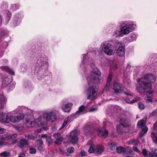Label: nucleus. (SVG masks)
Segmentation results:
<instances>
[{
  "label": "nucleus",
  "instance_id": "59",
  "mask_svg": "<svg viewBox=\"0 0 157 157\" xmlns=\"http://www.w3.org/2000/svg\"><path fill=\"white\" fill-rule=\"evenodd\" d=\"M52 130L53 131H55V130H56V128L55 126V127H54L52 128Z\"/></svg>",
  "mask_w": 157,
  "mask_h": 157
},
{
  "label": "nucleus",
  "instance_id": "46",
  "mask_svg": "<svg viewBox=\"0 0 157 157\" xmlns=\"http://www.w3.org/2000/svg\"><path fill=\"white\" fill-rule=\"evenodd\" d=\"M111 68L114 70H116L117 68V64H113L111 66Z\"/></svg>",
  "mask_w": 157,
  "mask_h": 157
},
{
  "label": "nucleus",
  "instance_id": "35",
  "mask_svg": "<svg viewBox=\"0 0 157 157\" xmlns=\"http://www.w3.org/2000/svg\"><path fill=\"white\" fill-rule=\"evenodd\" d=\"M137 37V35L136 34L134 33H132L130 34V38H132V40H136Z\"/></svg>",
  "mask_w": 157,
  "mask_h": 157
},
{
  "label": "nucleus",
  "instance_id": "20",
  "mask_svg": "<svg viewBox=\"0 0 157 157\" xmlns=\"http://www.w3.org/2000/svg\"><path fill=\"white\" fill-rule=\"evenodd\" d=\"M8 116H6L3 113L0 114V121L2 122L6 123H7Z\"/></svg>",
  "mask_w": 157,
  "mask_h": 157
},
{
  "label": "nucleus",
  "instance_id": "14",
  "mask_svg": "<svg viewBox=\"0 0 157 157\" xmlns=\"http://www.w3.org/2000/svg\"><path fill=\"white\" fill-rule=\"evenodd\" d=\"M124 94H126L127 96H129V97L127 98L126 100H125L126 102L130 104H132L135 102H136L140 100V99L138 97H136L134 99H133L132 101H130V98H132V95L130 94L129 93H127L126 92H124Z\"/></svg>",
  "mask_w": 157,
  "mask_h": 157
},
{
  "label": "nucleus",
  "instance_id": "54",
  "mask_svg": "<svg viewBox=\"0 0 157 157\" xmlns=\"http://www.w3.org/2000/svg\"><path fill=\"white\" fill-rule=\"evenodd\" d=\"M47 140L49 143H51L52 141V138L50 136L47 137Z\"/></svg>",
  "mask_w": 157,
  "mask_h": 157
},
{
  "label": "nucleus",
  "instance_id": "34",
  "mask_svg": "<svg viewBox=\"0 0 157 157\" xmlns=\"http://www.w3.org/2000/svg\"><path fill=\"white\" fill-rule=\"evenodd\" d=\"M112 73H109L108 76V78L107 81V82L106 86L109 85L110 82L111 81L112 78Z\"/></svg>",
  "mask_w": 157,
  "mask_h": 157
},
{
  "label": "nucleus",
  "instance_id": "13",
  "mask_svg": "<svg viewBox=\"0 0 157 157\" xmlns=\"http://www.w3.org/2000/svg\"><path fill=\"white\" fill-rule=\"evenodd\" d=\"M78 134V132L77 130H74L70 133V136L72 143L76 144L77 142L78 138L77 136Z\"/></svg>",
  "mask_w": 157,
  "mask_h": 157
},
{
  "label": "nucleus",
  "instance_id": "57",
  "mask_svg": "<svg viewBox=\"0 0 157 157\" xmlns=\"http://www.w3.org/2000/svg\"><path fill=\"white\" fill-rule=\"evenodd\" d=\"M11 13L9 11H8L7 13V16L9 18L11 17Z\"/></svg>",
  "mask_w": 157,
  "mask_h": 157
},
{
  "label": "nucleus",
  "instance_id": "22",
  "mask_svg": "<svg viewBox=\"0 0 157 157\" xmlns=\"http://www.w3.org/2000/svg\"><path fill=\"white\" fill-rule=\"evenodd\" d=\"M1 68L3 71H5L9 74L14 75V72L7 67H1Z\"/></svg>",
  "mask_w": 157,
  "mask_h": 157
},
{
  "label": "nucleus",
  "instance_id": "24",
  "mask_svg": "<svg viewBox=\"0 0 157 157\" xmlns=\"http://www.w3.org/2000/svg\"><path fill=\"white\" fill-rule=\"evenodd\" d=\"M36 144L38 146V149L40 150H41L42 149V145L43 144L42 140L41 139L37 140Z\"/></svg>",
  "mask_w": 157,
  "mask_h": 157
},
{
  "label": "nucleus",
  "instance_id": "4",
  "mask_svg": "<svg viewBox=\"0 0 157 157\" xmlns=\"http://www.w3.org/2000/svg\"><path fill=\"white\" fill-rule=\"evenodd\" d=\"M32 116L29 115L28 116V119L26 121L25 125L28 127H33L36 126V124L39 127H42L44 124L43 121L44 118L42 117H39L36 121V122L34 121H32L30 119L32 118Z\"/></svg>",
  "mask_w": 157,
  "mask_h": 157
},
{
  "label": "nucleus",
  "instance_id": "12",
  "mask_svg": "<svg viewBox=\"0 0 157 157\" xmlns=\"http://www.w3.org/2000/svg\"><path fill=\"white\" fill-rule=\"evenodd\" d=\"M44 114L47 115L46 118V120L51 122L55 121L56 117L53 111L46 112Z\"/></svg>",
  "mask_w": 157,
  "mask_h": 157
},
{
  "label": "nucleus",
  "instance_id": "28",
  "mask_svg": "<svg viewBox=\"0 0 157 157\" xmlns=\"http://www.w3.org/2000/svg\"><path fill=\"white\" fill-rule=\"evenodd\" d=\"M113 35L114 36L117 37L121 36H122L123 35L121 29L120 30H117L115 31V32H114Z\"/></svg>",
  "mask_w": 157,
  "mask_h": 157
},
{
  "label": "nucleus",
  "instance_id": "56",
  "mask_svg": "<svg viewBox=\"0 0 157 157\" xmlns=\"http://www.w3.org/2000/svg\"><path fill=\"white\" fill-rule=\"evenodd\" d=\"M25 153L20 154L19 155L18 157H25Z\"/></svg>",
  "mask_w": 157,
  "mask_h": 157
},
{
  "label": "nucleus",
  "instance_id": "29",
  "mask_svg": "<svg viewBox=\"0 0 157 157\" xmlns=\"http://www.w3.org/2000/svg\"><path fill=\"white\" fill-rule=\"evenodd\" d=\"M6 101V99L3 95L0 96V104L2 106L5 104Z\"/></svg>",
  "mask_w": 157,
  "mask_h": 157
},
{
  "label": "nucleus",
  "instance_id": "32",
  "mask_svg": "<svg viewBox=\"0 0 157 157\" xmlns=\"http://www.w3.org/2000/svg\"><path fill=\"white\" fill-rule=\"evenodd\" d=\"M117 152L119 153H120L124 151V149L121 146H120L116 148Z\"/></svg>",
  "mask_w": 157,
  "mask_h": 157
},
{
  "label": "nucleus",
  "instance_id": "64",
  "mask_svg": "<svg viewBox=\"0 0 157 157\" xmlns=\"http://www.w3.org/2000/svg\"><path fill=\"white\" fill-rule=\"evenodd\" d=\"M148 94L149 95H151V94H152V92H148Z\"/></svg>",
  "mask_w": 157,
  "mask_h": 157
},
{
  "label": "nucleus",
  "instance_id": "9",
  "mask_svg": "<svg viewBox=\"0 0 157 157\" xmlns=\"http://www.w3.org/2000/svg\"><path fill=\"white\" fill-rule=\"evenodd\" d=\"M104 149L102 146L97 145L93 146H90L88 151L89 153H94L96 154H100L103 152Z\"/></svg>",
  "mask_w": 157,
  "mask_h": 157
},
{
  "label": "nucleus",
  "instance_id": "26",
  "mask_svg": "<svg viewBox=\"0 0 157 157\" xmlns=\"http://www.w3.org/2000/svg\"><path fill=\"white\" fill-rule=\"evenodd\" d=\"M87 57L85 55H84L83 56V62L81 64V66L82 68H83L85 66V64H86L88 63Z\"/></svg>",
  "mask_w": 157,
  "mask_h": 157
},
{
  "label": "nucleus",
  "instance_id": "18",
  "mask_svg": "<svg viewBox=\"0 0 157 157\" xmlns=\"http://www.w3.org/2000/svg\"><path fill=\"white\" fill-rule=\"evenodd\" d=\"M86 112V107L83 105H82L79 107L78 110L76 112L75 114L80 115Z\"/></svg>",
  "mask_w": 157,
  "mask_h": 157
},
{
  "label": "nucleus",
  "instance_id": "52",
  "mask_svg": "<svg viewBox=\"0 0 157 157\" xmlns=\"http://www.w3.org/2000/svg\"><path fill=\"white\" fill-rule=\"evenodd\" d=\"M93 142L91 140H89L88 141L87 144V146H88V145H89L90 146H90H92L93 145Z\"/></svg>",
  "mask_w": 157,
  "mask_h": 157
},
{
  "label": "nucleus",
  "instance_id": "45",
  "mask_svg": "<svg viewBox=\"0 0 157 157\" xmlns=\"http://www.w3.org/2000/svg\"><path fill=\"white\" fill-rule=\"evenodd\" d=\"M94 129H89L88 131V133L90 134V135H92L91 136H92V135H93L94 136H95L96 135V134L94 132H92V131H94Z\"/></svg>",
  "mask_w": 157,
  "mask_h": 157
},
{
  "label": "nucleus",
  "instance_id": "47",
  "mask_svg": "<svg viewBox=\"0 0 157 157\" xmlns=\"http://www.w3.org/2000/svg\"><path fill=\"white\" fill-rule=\"evenodd\" d=\"M145 100L147 102H150V101L152 102V98L150 96L147 97L146 98H145Z\"/></svg>",
  "mask_w": 157,
  "mask_h": 157
},
{
  "label": "nucleus",
  "instance_id": "49",
  "mask_svg": "<svg viewBox=\"0 0 157 157\" xmlns=\"http://www.w3.org/2000/svg\"><path fill=\"white\" fill-rule=\"evenodd\" d=\"M86 155V153L85 152L83 151H82L80 154H79V156L82 157L83 156H84Z\"/></svg>",
  "mask_w": 157,
  "mask_h": 157
},
{
  "label": "nucleus",
  "instance_id": "60",
  "mask_svg": "<svg viewBox=\"0 0 157 157\" xmlns=\"http://www.w3.org/2000/svg\"><path fill=\"white\" fill-rule=\"evenodd\" d=\"M43 128V129H45V130H47L48 129V127H44Z\"/></svg>",
  "mask_w": 157,
  "mask_h": 157
},
{
  "label": "nucleus",
  "instance_id": "50",
  "mask_svg": "<svg viewBox=\"0 0 157 157\" xmlns=\"http://www.w3.org/2000/svg\"><path fill=\"white\" fill-rule=\"evenodd\" d=\"M68 121V119H66L64 121V122L63 124V125H62V128L64 127L66 125Z\"/></svg>",
  "mask_w": 157,
  "mask_h": 157
},
{
  "label": "nucleus",
  "instance_id": "41",
  "mask_svg": "<svg viewBox=\"0 0 157 157\" xmlns=\"http://www.w3.org/2000/svg\"><path fill=\"white\" fill-rule=\"evenodd\" d=\"M36 152V149L33 148H31L29 149V152L30 154H35Z\"/></svg>",
  "mask_w": 157,
  "mask_h": 157
},
{
  "label": "nucleus",
  "instance_id": "5",
  "mask_svg": "<svg viewBox=\"0 0 157 157\" xmlns=\"http://www.w3.org/2000/svg\"><path fill=\"white\" fill-rule=\"evenodd\" d=\"M101 46L103 52L108 55H113L115 52L113 46L110 43L104 42L102 44Z\"/></svg>",
  "mask_w": 157,
  "mask_h": 157
},
{
  "label": "nucleus",
  "instance_id": "48",
  "mask_svg": "<svg viewBox=\"0 0 157 157\" xmlns=\"http://www.w3.org/2000/svg\"><path fill=\"white\" fill-rule=\"evenodd\" d=\"M151 116H155L157 115V110H154L151 114Z\"/></svg>",
  "mask_w": 157,
  "mask_h": 157
},
{
  "label": "nucleus",
  "instance_id": "40",
  "mask_svg": "<svg viewBox=\"0 0 157 157\" xmlns=\"http://www.w3.org/2000/svg\"><path fill=\"white\" fill-rule=\"evenodd\" d=\"M132 152L131 148L129 147H128L124 149V152L127 153H131Z\"/></svg>",
  "mask_w": 157,
  "mask_h": 157
},
{
  "label": "nucleus",
  "instance_id": "11",
  "mask_svg": "<svg viewBox=\"0 0 157 157\" xmlns=\"http://www.w3.org/2000/svg\"><path fill=\"white\" fill-rule=\"evenodd\" d=\"M124 87L118 82H114L113 85V92L115 93H120L124 90Z\"/></svg>",
  "mask_w": 157,
  "mask_h": 157
},
{
  "label": "nucleus",
  "instance_id": "16",
  "mask_svg": "<svg viewBox=\"0 0 157 157\" xmlns=\"http://www.w3.org/2000/svg\"><path fill=\"white\" fill-rule=\"evenodd\" d=\"M120 123L123 128L127 127L129 125V121L125 117L120 119Z\"/></svg>",
  "mask_w": 157,
  "mask_h": 157
},
{
  "label": "nucleus",
  "instance_id": "2",
  "mask_svg": "<svg viewBox=\"0 0 157 157\" xmlns=\"http://www.w3.org/2000/svg\"><path fill=\"white\" fill-rule=\"evenodd\" d=\"M155 76L153 74H148L140 79L137 84L136 90L139 93L144 92L148 88H150L151 83L154 82Z\"/></svg>",
  "mask_w": 157,
  "mask_h": 157
},
{
  "label": "nucleus",
  "instance_id": "19",
  "mask_svg": "<svg viewBox=\"0 0 157 157\" xmlns=\"http://www.w3.org/2000/svg\"><path fill=\"white\" fill-rule=\"evenodd\" d=\"M18 146L20 147H22L28 144V142L27 140L25 139H22L20 140L18 143Z\"/></svg>",
  "mask_w": 157,
  "mask_h": 157
},
{
  "label": "nucleus",
  "instance_id": "44",
  "mask_svg": "<svg viewBox=\"0 0 157 157\" xmlns=\"http://www.w3.org/2000/svg\"><path fill=\"white\" fill-rule=\"evenodd\" d=\"M97 109V107L96 105L94 106L92 108H90L89 110V112H93L96 111Z\"/></svg>",
  "mask_w": 157,
  "mask_h": 157
},
{
  "label": "nucleus",
  "instance_id": "3",
  "mask_svg": "<svg viewBox=\"0 0 157 157\" xmlns=\"http://www.w3.org/2000/svg\"><path fill=\"white\" fill-rule=\"evenodd\" d=\"M121 32L123 35L128 34L130 32L133 30L136 25L132 22L128 23L126 21L123 22L120 24Z\"/></svg>",
  "mask_w": 157,
  "mask_h": 157
},
{
  "label": "nucleus",
  "instance_id": "23",
  "mask_svg": "<svg viewBox=\"0 0 157 157\" xmlns=\"http://www.w3.org/2000/svg\"><path fill=\"white\" fill-rule=\"evenodd\" d=\"M148 130V128L147 127H145L142 129L141 132L139 134V136L141 137L144 135Z\"/></svg>",
  "mask_w": 157,
  "mask_h": 157
},
{
  "label": "nucleus",
  "instance_id": "61",
  "mask_svg": "<svg viewBox=\"0 0 157 157\" xmlns=\"http://www.w3.org/2000/svg\"><path fill=\"white\" fill-rule=\"evenodd\" d=\"M42 137H47V136L46 134H43L42 135Z\"/></svg>",
  "mask_w": 157,
  "mask_h": 157
},
{
  "label": "nucleus",
  "instance_id": "33",
  "mask_svg": "<svg viewBox=\"0 0 157 157\" xmlns=\"http://www.w3.org/2000/svg\"><path fill=\"white\" fill-rule=\"evenodd\" d=\"M151 136L152 138L153 141L154 142L157 143V134H155V133L152 132Z\"/></svg>",
  "mask_w": 157,
  "mask_h": 157
},
{
  "label": "nucleus",
  "instance_id": "25",
  "mask_svg": "<svg viewBox=\"0 0 157 157\" xmlns=\"http://www.w3.org/2000/svg\"><path fill=\"white\" fill-rule=\"evenodd\" d=\"M152 152L149 154L150 157H157V150L155 148H152L151 150Z\"/></svg>",
  "mask_w": 157,
  "mask_h": 157
},
{
  "label": "nucleus",
  "instance_id": "15",
  "mask_svg": "<svg viewBox=\"0 0 157 157\" xmlns=\"http://www.w3.org/2000/svg\"><path fill=\"white\" fill-rule=\"evenodd\" d=\"M98 135L100 137L105 138L108 136V130H106L104 127L98 128Z\"/></svg>",
  "mask_w": 157,
  "mask_h": 157
},
{
  "label": "nucleus",
  "instance_id": "27",
  "mask_svg": "<svg viewBox=\"0 0 157 157\" xmlns=\"http://www.w3.org/2000/svg\"><path fill=\"white\" fill-rule=\"evenodd\" d=\"M11 79L8 78H6L4 79L2 82V85L3 86L8 85L11 82Z\"/></svg>",
  "mask_w": 157,
  "mask_h": 157
},
{
  "label": "nucleus",
  "instance_id": "36",
  "mask_svg": "<svg viewBox=\"0 0 157 157\" xmlns=\"http://www.w3.org/2000/svg\"><path fill=\"white\" fill-rule=\"evenodd\" d=\"M109 145L110 147L113 150H114L116 148V144L114 142L111 143L110 144H109Z\"/></svg>",
  "mask_w": 157,
  "mask_h": 157
},
{
  "label": "nucleus",
  "instance_id": "42",
  "mask_svg": "<svg viewBox=\"0 0 157 157\" xmlns=\"http://www.w3.org/2000/svg\"><path fill=\"white\" fill-rule=\"evenodd\" d=\"M142 152L143 155L144 156H147L148 153V152L147 151L146 149H144L142 150Z\"/></svg>",
  "mask_w": 157,
  "mask_h": 157
},
{
  "label": "nucleus",
  "instance_id": "55",
  "mask_svg": "<svg viewBox=\"0 0 157 157\" xmlns=\"http://www.w3.org/2000/svg\"><path fill=\"white\" fill-rule=\"evenodd\" d=\"M130 143L132 144H134V143H137V140H135L134 139H132L130 141Z\"/></svg>",
  "mask_w": 157,
  "mask_h": 157
},
{
  "label": "nucleus",
  "instance_id": "10",
  "mask_svg": "<svg viewBox=\"0 0 157 157\" xmlns=\"http://www.w3.org/2000/svg\"><path fill=\"white\" fill-rule=\"evenodd\" d=\"M72 105V103L67 102L66 100H63L61 107L62 109L64 112L69 113Z\"/></svg>",
  "mask_w": 157,
  "mask_h": 157
},
{
  "label": "nucleus",
  "instance_id": "51",
  "mask_svg": "<svg viewBox=\"0 0 157 157\" xmlns=\"http://www.w3.org/2000/svg\"><path fill=\"white\" fill-rule=\"evenodd\" d=\"M6 130L3 128H2L0 127V133H3L5 132H6Z\"/></svg>",
  "mask_w": 157,
  "mask_h": 157
},
{
  "label": "nucleus",
  "instance_id": "30",
  "mask_svg": "<svg viewBox=\"0 0 157 157\" xmlns=\"http://www.w3.org/2000/svg\"><path fill=\"white\" fill-rule=\"evenodd\" d=\"M25 137L27 138L28 140L34 139L37 137L36 136H33L32 134H29V133L25 134Z\"/></svg>",
  "mask_w": 157,
  "mask_h": 157
},
{
  "label": "nucleus",
  "instance_id": "58",
  "mask_svg": "<svg viewBox=\"0 0 157 157\" xmlns=\"http://www.w3.org/2000/svg\"><path fill=\"white\" fill-rule=\"evenodd\" d=\"M133 149L134 150V151H136L138 152H140V151H139L138 149H137L136 148V147H134Z\"/></svg>",
  "mask_w": 157,
  "mask_h": 157
},
{
  "label": "nucleus",
  "instance_id": "6",
  "mask_svg": "<svg viewBox=\"0 0 157 157\" xmlns=\"http://www.w3.org/2000/svg\"><path fill=\"white\" fill-rule=\"evenodd\" d=\"M114 45L116 48H117L116 51L117 55L121 56H123L124 55L125 52L124 44L122 42L117 41L114 43Z\"/></svg>",
  "mask_w": 157,
  "mask_h": 157
},
{
  "label": "nucleus",
  "instance_id": "8",
  "mask_svg": "<svg viewBox=\"0 0 157 157\" xmlns=\"http://www.w3.org/2000/svg\"><path fill=\"white\" fill-rule=\"evenodd\" d=\"M24 116L23 113H20L17 116H8L7 123L11 122L13 123H17L22 120L24 118Z\"/></svg>",
  "mask_w": 157,
  "mask_h": 157
},
{
  "label": "nucleus",
  "instance_id": "38",
  "mask_svg": "<svg viewBox=\"0 0 157 157\" xmlns=\"http://www.w3.org/2000/svg\"><path fill=\"white\" fill-rule=\"evenodd\" d=\"M74 149L72 147H70L67 149V151L70 153H72L74 152Z\"/></svg>",
  "mask_w": 157,
  "mask_h": 157
},
{
  "label": "nucleus",
  "instance_id": "43",
  "mask_svg": "<svg viewBox=\"0 0 157 157\" xmlns=\"http://www.w3.org/2000/svg\"><path fill=\"white\" fill-rule=\"evenodd\" d=\"M138 107L140 109H143L144 108V105L142 103L140 102L138 103Z\"/></svg>",
  "mask_w": 157,
  "mask_h": 157
},
{
  "label": "nucleus",
  "instance_id": "39",
  "mask_svg": "<svg viewBox=\"0 0 157 157\" xmlns=\"http://www.w3.org/2000/svg\"><path fill=\"white\" fill-rule=\"evenodd\" d=\"M122 126L120 124L119 125H118L117 127V130L118 132H121L122 131Z\"/></svg>",
  "mask_w": 157,
  "mask_h": 157
},
{
  "label": "nucleus",
  "instance_id": "21",
  "mask_svg": "<svg viewBox=\"0 0 157 157\" xmlns=\"http://www.w3.org/2000/svg\"><path fill=\"white\" fill-rule=\"evenodd\" d=\"M146 117H145L142 120H140L138 121L137 126L139 127H143L146 124Z\"/></svg>",
  "mask_w": 157,
  "mask_h": 157
},
{
  "label": "nucleus",
  "instance_id": "53",
  "mask_svg": "<svg viewBox=\"0 0 157 157\" xmlns=\"http://www.w3.org/2000/svg\"><path fill=\"white\" fill-rule=\"evenodd\" d=\"M15 128L18 130L21 131L22 130L23 128L22 126H16L15 127Z\"/></svg>",
  "mask_w": 157,
  "mask_h": 157
},
{
  "label": "nucleus",
  "instance_id": "62",
  "mask_svg": "<svg viewBox=\"0 0 157 157\" xmlns=\"http://www.w3.org/2000/svg\"><path fill=\"white\" fill-rule=\"evenodd\" d=\"M41 129H37L36 130V132H41Z\"/></svg>",
  "mask_w": 157,
  "mask_h": 157
},
{
  "label": "nucleus",
  "instance_id": "63",
  "mask_svg": "<svg viewBox=\"0 0 157 157\" xmlns=\"http://www.w3.org/2000/svg\"><path fill=\"white\" fill-rule=\"evenodd\" d=\"M156 127V124H154L153 126V128L154 129H155V127Z\"/></svg>",
  "mask_w": 157,
  "mask_h": 157
},
{
  "label": "nucleus",
  "instance_id": "31",
  "mask_svg": "<svg viewBox=\"0 0 157 157\" xmlns=\"http://www.w3.org/2000/svg\"><path fill=\"white\" fill-rule=\"evenodd\" d=\"M10 155V153L7 151H4L1 153L0 156L1 157H8Z\"/></svg>",
  "mask_w": 157,
  "mask_h": 157
},
{
  "label": "nucleus",
  "instance_id": "1",
  "mask_svg": "<svg viewBox=\"0 0 157 157\" xmlns=\"http://www.w3.org/2000/svg\"><path fill=\"white\" fill-rule=\"evenodd\" d=\"M90 65L93 68V70L87 78L88 85L90 86L87 89L86 92L87 94L88 95L87 98L88 99H91L97 95V88L93 85L98 84L100 83V77L101 74L99 70L95 67L94 63H90Z\"/></svg>",
  "mask_w": 157,
  "mask_h": 157
},
{
  "label": "nucleus",
  "instance_id": "17",
  "mask_svg": "<svg viewBox=\"0 0 157 157\" xmlns=\"http://www.w3.org/2000/svg\"><path fill=\"white\" fill-rule=\"evenodd\" d=\"M53 136L56 139L55 143L56 144H58L59 142L62 141L63 140V138L59 133H54Z\"/></svg>",
  "mask_w": 157,
  "mask_h": 157
},
{
  "label": "nucleus",
  "instance_id": "37",
  "mask_svg": "<svg viewBox=\"0 0 157 157\" xmlns=\"http://www.w3.org/2000/svg\"><path fill=\"white\" fill-rule=\"evenodd\" d=\"M19 6L17 5L13 4L11 6V9L13 10H16L19 8Z\"/></svg>",
  "mask_w": 157,
  "mask_h": 157
},
{
  "label": "nucleus",
  "instance_id": "7",
  "mask_svg": "<svg viewBox=\"0 0 157 157\" xmlns=\"http://www.w3.org/2000/svg\"><path fill=\"white\" fill-rule=\"evenodd\" d=\"M17 136V135L16 133L8 136L7 138L10 140L9 142H2L0 140V145H7L10 144H14L16 143L17 142V140L15 139Z\"/></svg>",
  "mask_w": 157,
  "mask_h": 157
}]
</instances>
